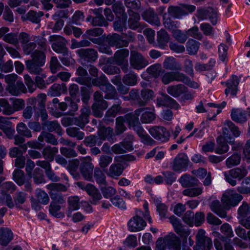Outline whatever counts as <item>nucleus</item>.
<instances>
[{"label": "nucleus", "mask_w": 250, "mask_h": 250, "mask_svg": "<svg viewBox=\"0 0 250 250\" xmlns=\"http://www.w3.org/2000/svg\"><path fill=\"white\" fill-rule=\"evenodd\" d=\"M31 60L25 62L26 68L28 72L34 75H40L42 73V67L45 61V56L42 50H36L31 54Z\"/></svg>", "instance_id": "obj_1"}, {"label": "nucleus", "mask_w": 250, "mask_h": 250, "mask_svg": "<svg viewBox=\"0 0 250 250\" xmlns=\"http://www.w3.org/2000/svg\"><path fill=\"white\" fill-rule=\"evenodd\" d=\"M160 77L164 84H168L172 82L177 81L182 82L194 88L198 87L197 83L191 81L188 77L180 72L166 71L163 69Z\"/></svg>", "instance_id": "obj_2"}, {"label": "nucleus", "mask_w": 250, "mask_h": 250, "mask_svg": "<svg viewBox=\"0 0 250 250\" xmlns=\"http://www.w3.org/2000/svg\"><path fill=\"white\" fill-rule=\"evenodd\" d=\"M222 133L225 139L229 144L233 143L234 139L231 136L238 137L241 131L239 130L238 126H236L234 123L229 120L226 121L224 123V126L222 127Z\"/></svg>", "instance_id": "obj_3"}, {"label": "nucleus", "mask_w": 250, "mask_h": 250, "mask_svg": "<svg viewBox=\"0 0 250 250\" xmlns=\"http://www.w3.org/2000/svg\"><path fill=\"white\" fill-rule=\"evenodd\" d=\"M196 9L192 5H184L181 6H170L167 9L168 15L174 19H181L189 13H192Z\"/></svg>", "instance_id": "obj_4"}, {"label": "nucleus", "mask_w": 250, "mask_h": 250, "mask_svg": "<svg viewBox=\"0 0 250 250\" xmlns=\"http://www.w3.org/2000/svg\"><path fill=\"white\" fill-rule=\"evenodd\" d=\"M77 185L81 189L86 191L87 193L91 197L90 203L93 205H97L99 201L102 199V196L99 189L93 184H85L83 182H78Z\"/></svg>", "instance_id": "obj_5"}, {"label": "nucleus", "mask_w": 250, "mask_h": 250, "mask_svg": "<svg viewBox=\"0 0 250 250\" xmlns=\"http://www.w3.org/2000/svg\"><path fill=\"white\" fill-rule=\"evenodd\" d=\"M196 245L194 250H211L212 246L211 239L205 235V231L202 229L198 230L196 236Z\"/></svg>", "instance_id": "obj_6"}, {"label": "nucleus", "mask_w": 250, "mask_h": 250, "mask_svg": "<svg viewBox=\"0 0 250 250\" xmlns=\"http://www.w3.org/2000/svg\"><path fill=\"white\" fill-rule=\"evenodd\" d=\"M131 67L137 70L142 69L148 64L147 59L140 53L136 51H131L129 58Z\"/></svg>", "instance_id": "obj_7"}, {"label": "nucleus", "mask_w": 250, "mask_h": 250, "mask_svg": "<svg viewBox=\"0 0 250 250\" xmlns=\"http://www.w3.org/2000/svg\"><path fill=\"white\" fill-rule=\"evenodd\" d=\"M243 199V196L233 190H229L224 193L222 201L227 207H235Z\"/></svg>", "instance_id": "obj_8"}, {"label": "nucleus", "mask_w": 250, "mask_h": 250, "mask_svg": "<svg viewBox=\"0 0 250 250\" xmlns=\"http://www.w3.org/2000/svg\"><path fill=\"white\" fill-rule=\"evenodd\" d=\"M188 163V158L186 154H179L173 161L172 169L177 172L185 171L187 169Z\"/></svg>", "instance_id": "obj_9"}, {"label": "nucleus", "mask_w": 250, "mask_h": 250, "mask_svg": "<svg viewBox=\"0 0 250 250\" xmlns=\"http://www.w3.org/2000/svg\"><path fill=\"white\" fill-rule=\"evenodd\" d=\"M50 41L54 42L52 48L54 51L58 53H61L63 56L68 55V49L65 45V40L64 38L57 35L50 37Z\"/></svg>", "instance_id": "obj_10"}, {"label": "nucleus", "mask_w": 250, "mask_h": 250, "mask_svg": "<svg viewBox=\"0 0 250 250\" xmlns=\"http://www.w3.org/2000/svg\"><path fill=\"white\" fill-rule=\"evenodd\" d=\"M80 59L85 62L93 63L97 60L98 54L96 50L91 48L80 49L76 51Z\"/></svg>", "instance_id": "obj_11"}, {"label": "nucleus", "mask_w": 250, "mask_h": 250, "mask_svg": "<svg viewBox=\"0 0 250 250\" xmlns=\"http://www.w3.org/2000/svg\"><path fill=\"white\" fill-rule=\"evenodd\" d=\"M91 161L90 157H86L83 160L80 166L81 173L84 179L89 181H92L94 168V165Z\"/></svg>", "instance_id": "obj_12"}, {"label": "nucleus", "mask_w": 250, "mask_h": 250, "mask_svg": "<svg viewBox=\"0 0 250 250\" xmlns=\"http://www.w3.org/2000/svg\"><path fill=\"white\" fill-rule=\"evenodd\" d=\"M169 219L175 231L182 238H183L184 240H187L188 237L190 233L189 228L182 224L180 220L174 215L170 217Z\"/></svg>", "instance_id": "obj_13"}, {"label": "nucleus", "mask_w": 250, "mask_h": 250, "mask_svg": "<svg viewBox=\"0 0 250 250\" xmlns=\"http://www.w3.org/2000/svg\"><path fill=\"white\" fill-rule=\"evenodd\" d=\"M150 135L156 140L161 142H167L169 138L170 133L162 126H155L149 129Z\"/></svg>", "instance_id": "obj_14"}, {"label": "nucleus", "mask_w": 250, "mask_h": 250, "mask_svg": "<svg viewBox=\"0 0 250 250\" xmlns=\"http://www.w3.org/2000/svg\"><path fill=\"white\" fill-rule=\"evenodd\" d=\"M81 111L80 115L72 118V124L78 126L81 128H83L89 122V116L91 113V111L89 107L84 106L81 109Z\"/></svg>", "instance_id": "obj_15"}, {"label": "nucleus", "mask_w": 250, "mask_h": 250, "mask_svg": "<svg viewBox=\"0 0 250 250\" xmlns=\"http://www.w3.org/2000/svg\"><path fill=\"white\" fill-rule=\"evenodd\" d=\"M46 96L45 94H40L36 98L30 99V103L33 105L35 110V116L37 118L39 117V110L45 109V102Z\"/></svg>", "instance_id": "obj_16"}, {"label": "nucleus", "mask_w": 250, "mask_h": 250, "mask_svg": "<svg viewBox=\"0 0 250 250\" xmlns=\"http://www.w3.org/2000/svg\"><path fill=\"white\" fill-rule=\"evenodd\" d=\"M239 83V80L238 77L233 75L226 82H222L221 84H225L227 88L225 90V93L228 96L229 93L232 96H235L238 91V85Z\"/></svg>", "instance_id": "obj_17"}, {"label": "nucleus", "mask_w": 250, "mask_h": 250, "mask_svg": "<svg viewBox=\"0 0 250 250\" xmlns=\"http://www.w3.org/2000/svg\"><path fill=\"white\" fill-rule=\"evenodd\" d=\"M146 225V222L138 215L132 217L128 222V230L131 232L141 231Z\"/></svg>", "instance_id": "obj_18"}, {"label": "nucleus", "mask_w": 250, "mask_h": 250, "mask_svg": "<svg viewBox=\"0 0 250 250\" xmlns=\"http://www.w3.org/2000/svg\"><path fill=\"white\" fill-rule=\"evenodd\" d=\"M76 73L79 76L78 77L75 79V81L77 83L88 87L91 86V78L88 76V73L86 69L82 66H79L77 69Z\"/></svg>", "instance_id": "obj_19"}, {"label": "nucleus", "mask_w": 250, "mask_h": 250, "mask_svg": "<svg viewBox=\"0 0 250 250\" xmlns=\"http://www.w3.org/2000/svg\"><path fill=\"white\" fill-rule=\"evenodd\" d=\"M167 248L172 250H181V241L180 238L174 233H170L165 236Z\"/></svg>", "instance_id": "obj_20"}, {"label": "nucleus", "mask_w": 250, "mask_h": 250, "mask_svg": "<svg viewBox=\"0 0 250 250\" xmlns=\"http://www.w3.org/2000/svg\"><path fill=\"white\" fill-rule=\"evenodd\" d=\"M106 42L110 46H116L117 48L124 47L127 43L126 41H123V37L117 33L108 35Z\"/></svg>", "instance_id": "obj_21"}, {"label": "nucleus", "mask_w": 250, "mask_h": 250, "mask_svg": "<svg viewBox=\"0 0 250 250\" xmlns=\"http://www.w3.org/2000/svg\"><path fill=\"white\" fill-rule=\"evenodd\" d=\"M143 19L147 22L157 26L161 25V21L158 15L152 9L145 10L142 15Z\"/></svg>", "instance_id": "obj_22"}, {"label": "nucleus", "mask_w": 250, "mask_h": 250, "mask_svg": "<svg viewBox=\"0 0 250 250\" xmlns=\"http://www.w3.org/2000/svg\"><path fill=\"white\" fill-rule=\"evenodd\" d=\"M131 115H125L123 116H120L116 119V134L119 135L123 133L126 129L124 124L127 123L129 125L130 121Z\"/></svg>", "instance_id": "obj_23"}, {"label": "nucleus", "mask_w": 250, "mask_h": 250, "mask_svg": "<svg viewBox=\"0 0 250 250\" xmlns=\"http://www.w3.org/2000/svg\"><path fill=\"white\" fill-rule=\"evenodd\" d=\"M178 181L183 188L197 186L200 183L199 181L196 178L188 174H185L181 176Z\"/></svg>", "instance_id": "obj_24"}, {"label": "nucleus", "mask_w": 250, "mask_h": 250, "mask_svg": "<svg viewBox=\"0 0 250 250\" xmlns=\"http://www.w3.org/2000/svg\"><path fill=\"white\" fill-rule=\"evenodd\" d=\"M127 13L129 16L128 20L129 28L132 30H136L141 26L140 15L131 9L128 10Z\"/></svg>", "instance_id": "obj_25"}, {"label": "nucleus", "mask_w": 250, "mask_h": 250, "mask_svg": "<svg viewBox=\"0 0 250 250\" xmlns=\"http://www.w3.org/2000/svg\"><path fill=\"white\" fill-rule=\"evenodd\" d=\"M164 67L169 70L180 72L182 70L181 64L174 57H167L163 62Z\"/></svg>", "instance_id": "obj_26"}, {"label": "nucleus", "mask_w": 250, "mask_h": 250, "mask_svg": "<svg viewBox=\"0 0 250 250\" xmlns=\"http://www.w3.org/2000/svg\"><path fill=\"white\" fill-rule=\"evenodd\" d=\"M42 125L43 129H46L49 132H56L59 136L63 134L62 127L57 121H45Z\"/></svg>", "instance_id": "obj_27"}, {"label": "nucleus", "mask_w": 250, "mask_h": 250, "mask_svg": "<svg viewBox=\"0 0 250 250\" xmlns=\"http://www.w3.org/2000/svg\"><path fill=\"white\" fill-rule=\"evenodd\" d=\"M68 207L66 212L67 216L71 217L72 211L78 210L81 207L80 198L78 196H70L67 200Z\"/></svg>", "instance_id": "obj_28"}, {"label": "nucleus", "mask_w": 250, "mask_h": 250, "mask_svg": "<svg viewBox=\"0 0 250 250\" xmlns=\"http://www.w3.org/2000/svg\"><path fill=\"white\" fill-rule=\"evenodd\" d=\"M13 238L12 231L8 228H0V245L7 246Z\"/></svg>", "instance_id": "obj_29"}, {"label": "nucleus", "mask_w": 250, "mask_h": 250, "mask_svg": "<svg viewBox=\"0 0 250 250\" xmlns=\"http://www.w3.org/2000/svg\"><path fill=\"white\" fill-rule=\"evenodd\" d=\"M231 117L233 121L238 123L243 124L247 121L246 111L240 108H233Z\"/></svg>", "instance_id": "obj_30"}, {"label": "nucleus", "mask_w": 250, "mask_h": 250, "mask_svg": "<svg viewBox=\"0 0 250 250\" xmlns=\"http://www.w3.org/2000/svg\"><path fill=\"white\" fill-rule=\"evenodd\" d=\"M7 90L13 95L18 96L21 93H26V88L21 81H17L14 84L7 87Z\"/></svg>", "instance_id": "obj_31"}, {"label": "nucleus", "mask_w": 250, "mask_h": 250, "mask_svg": "<svg viewBox=\"0 0 250 250\" xmlns=\"http://www.w3.org/2000/svg\"><path fill=\"white\" fill-rule=\"evenodd\" d=\"M187 91V87L182 84L170 85L167 87V91L171 96L177 98Z\"/></svg>", "instance_id": "obj_32"}, {"label": "nucleus", "mask_w": 250, "mask_h": 250, "mask_svg": "<svg viewBox=\"0 0 250 250\" xmlns=\"http://www.w3.org/2000/svg\"><path fill=\"white\" fill-rule=\"evenodd\" d=\"M38 140L40 143H43L45 141L47 143L50 144L52 145H57L58 144L55 136L50 133L42 131L38 138Z\"/></svg>", "instance_id": "obj_33"}, {"label": "nucleus", "mask_w": 250, "mask_h": 250, "mask_svg": "<svg viewBox=\"0 0 250 250\" xmlns=\"http://www.w3.org/2000/svg\"><path fill=\"white\" fill-rule=\"evenodd\" d=\"M123 170L124 167L122 164H112L106 171V174L111 178H116L122 174Z\"/></svg>", "instance_id": "obj_34"}, {"label": "nucleus", "mask_w": 250, "mask_h": 250, "mask_svg": "<svg viewBox=\"0 0 250 250\" xmlns=\"http://www.w3.org/2000/svg\"><path fill=\"white\" fill-rule=\"evenodd\" d=\"M100 89L105 94L104 98L106 99H114L117 95L116 90L109 82L101 86Z\"/></svg>", "instance_id": "obj_35"}, {"label": "nucleus", "mask_w": 250, "mask_h": 250, "mask_svg": "<svg viewBox=\"0 0 250 250\" xmlns=\"http://www.w3.org/2000/svg\"><path fill=\"white\" fill-rule=\"evenodd\" d=\"M87 21L90 22L94 26H104L107 27L108 22L105 20L103 16L92 17L89 15L86 19Z\"/></svg>", "instance_id": "obj_36"}, {"label": "nucleus", "mask_w": 250, "mask_h": 250, "mask_svg": "<svg viewBox=\"0 0 250 250\" xmlns=\"http://www.w3.org/2000/svg\"><path fill=\"white\" fill-rule=\"evenodd\" d=\"M153 91L149 89H143L141 91L138 100V105L140 106H145L152 98Z\"/></svg>", "instance_id": "obj_37"}, {"label": "nucleus", "mask_w": 250, "mask_h": 250, "mask_svg": "<svg viewBox=\"0 0 250 250\" xmlns=\"http://www.w3.org/2000/svg\"><path fill=\"white\" fill-rule=\"evenodd\" d=\"M58 152V149L57 147L48 146L43 149L42 154L45 160L53 161Z\"/></svg>", "instance_id": "obj_38"}, {"label": "nucleus", "mask_w": 250, "mask_h": 250, "mask_svg": "<svg viewBox=\"0 0 250 250\" xmlns=\"http://www.w3.org/2000/svg\"><path fill=\"white\" fill-rule=\"evenodd\" d=\"M169 37L167 32L164 29H161L157 34V41L158 46L164 48L169 41Z\"/></svg>", "instance_id": "obj_39"}, {"label": "nucleus", "mask_w": 250, "mask_h": 250, "mask_svg": "<svg viewBox=\"0 0 250 250\" xmlns=\"http://www.w3.org/2000/svg\"><path fill=\"white\" fill-rule=\"evenodd\" d=\"M93 177L100 187L103 186H106V176L99 167H96L95 168Z\"/></svg>", "instance_id": "obj_40"}, {"label": "nucleus", "mask_w": 250, "mask_h": 250, "mask_svg": "<svg viewBox=\"0 0 250 250\" xmlns=\"http://www.w3.org/2000/svg\"><path fill=\"white\" fill-rule=\"evenodd\" d=\"M163 21L164 26L168 30L173 31L179 27V22L173 21L167 13L163 15Z\"/></svg>", "instance_id": "obj_41"}, {"label": "nucleus", "mask_w": 250, "mask_h": 250, "mask_svg": "<svg viewBox=\"0 0 250 250\" xmlns=\"http://www.w3.org/2000/svg\"><path fill=\"white\" fill-rule=\"evenodd\" d=\"M211 210L221 218L227 216L226 211L223 208L218 200L213 201L210 206Z\"/></svg>", "instance_id": "obj_42"}, {"label": "nucleus", "mask_w": 250, "mask_h": 250, "mask_svg": "<svg viewBox=\"0 0 250 250\" xmlns=\"http://www.w3.org/2000/svg\"><path fill=\"white\" fill-rule=\"evenodd\" d=\"M129 127H132L133 129L137 133L139 137L143 135V134L146 132L142 126L139 121V119L132 117V115L131 116Z\"/></svg>", "instance_id": "obj_43"}, {"label": "nucleus", "mask_w": 250, "mask_h": 250, "mask_svg": "<svg viewBox=\"0 0 250 250\" xmlns=\"http://www.w3.org/2000/svg\"><path fill=\"white\" fill-rule=\"evenodd\" d=\"M200 45L199 42L193 39H189L186 43L187 51L188 54L190 55L196 54Z\"/></svg>", "instance_id": "obj_44"}, {"label": "nucleus", "mask_w": 250, "mask_h": 250, "mask_svg": "<svg viewBox=\"0 0 250 250\" xmlns=\"http://www.w3.org/2000/svg\"><path fill=\"white\" fill-rule=\"evenodd\" d=\"M129 55V50L127 49H122L117 50L114 55V60L116 64H122L123 61Z\"/></svg>", "instance_id": "obj_45"}, {"label": "nucleus", "mask_w": 250, "mask_h": 250, "mask_svg": "<svg viewBox=\"0 0 250 250\" xmlns=\"http://www.w3.org/2000/svg\"><path fill=\"white\" fill-rule=\"evenodd\" d=\"M67 134L71 137L76 138L78 140H81L84 137V133L76 127H70L66 129Z\"/></svg>", "instance_id": "obj_46"}, {"label": "nucleus", "mask_w": 250, "mask_h": 250, "mask_svg": "<svg viewBox=\"0 0 250 250\" xmlns=\"http://www.w3.org/2000/svg\"><path fill=\"white\" fill-rule=\"evenodd\" d=\"M226 141L225 138L222 136L217 138V142L218 143L217 147L215 149V153L219 154H222L227 152L229 150V146L225 142Z\"/></svg>", "instance_id": "obj_47"}, {"label": "nucleus", "mask_w": 250, "mask_h": 250, "mask_svg": "<svg viewBox=\"0 0 250 250\" xmlns=\"http://www.w3.org/2000/svg\"><path fill=\"white\" fill-rule=\"evenodd\" d=\"M113 11L118 17L122 18L127 16L125 13V8L121 1H116L112 6Z\"/></svg>", "instance_id": "obj_48"}, {"label": "nucleus", "mask_w": 250, "mask_h": 250, "mask_svg": "<svg viewBox=\"0 0 250 250\" xmlns=\"http://www.w3.org/2000/svg\"><path fill=\"white\" fill-rule=\"evenodd\" d=\"M61 205L50 203L49 207L50 213L57 218H62L64 217V213L61 211Z\"/></svg>", "instance_id": "obj_49"}, {"label": "nucleus", "mask_w": 250, "mask_h": 250, "mask_svg": "<svg viewBox=\"0 0 250 250\" xmlns=\"http://www.w3.org/2000/svg\"><path fill=\"white\" fill-rule=\"evenodd\" d=\"M229 171L233 178L238 179L239 180H242L248 174L247 170L243 167H237Z\"/></svg>", "instance_id": "obj_50"}, {"label": "nucleus", "mask_w": 250, "mask_h": 250, "mask_svg": "<svg viewBox=\"0 0 250 250\" xmlns=\"http://www.w3.org/2000/svg\"><path fill=\"white\" fill-rule=\"evenodd\" d=\"M123 82L125 85L133 86L137 83V75L134 72L131 71L124 76Z\"/></svg>", "instance_id": "obj_51"}, {"label": "nucleus", "mask_w": 250, "mask_h": 250, "mask_svg": "<svg viewBox=\"0 0 250 250\" xmlns=\"http://www.w3.org/2000/svg\"><path fill=\"white\" fill-rule=\"evenodd\" d=\"M241 159V154L234 153L227 159L226 161V166L228 168H231L233 167L237 166L240 163Z\"/></svg>", "instance_id": "obj_52"}, {"label": "nucleus", "mask_w": 250, "mask_h": 250, "mask_svg": "<svg viewBox=\"0 0 250 250\" xmlns=\"http://www.w3.org/2000/svg\"><path fill=\"white\" fill-rule=\"evenodd\" d=\"M13 179L19 186L23 185L25 181L24 172L21 169H15L13 173Z\"/></svg>", "instance_id": "obj_53"}, {"label": "nucleus", "mask_w": 250, "mask_h": 250, "mask_svg": "<svg viewBox=\"0 0 250 250\" xmlns=\"http://www.w3.org/2000/svg\"><path fill=\"white\" fill-rule=\"evenodd\" d=\"M16 130L21 136L25 137L26 138H31L32 133L30 129H29L26 125L22 122L19 123L16 127Z\"/></svg>", "instance_id": "obj_54"}, {"label": "nucleus", "mask_w": 250, "mask_h": 250, "mask_svg": "<svg viewBox=\"0 0 250 250\" xmlns=\"http://www.w3.org/2000/svg\"><path fill=\"white\" fill-rule=\"evenodd\" d=\"M126 19L127 16H125V17L122 18V19L119 18L118 20H116L113 23L114 30L117 32H122L124 29H126Z\"/></svg>", "instance_id": "obj_55"}, {"label": "nucleus", "mask_w": 250, "mask_h": 250, "mask_svg": "<svg viewBox=\"0 0 250 250\" xmlns=\"http://www.w3.org/2000/svg\"><path fill=\"white\" fill-rule=\"evenodd\" d=\"M36 197L37 201L43 205H46L48 203L49 198L47 194L43 190L41 189H37L35 191Z\"/></svg>", "instance_id": "obj_56"}, {"label": "nucleus", "mask_w": 250, "mask_h": 250, "mask_svg": "<svg viewBox=\"0 0 250 250\" xmlns=\"http://www.w3.org/2000/svg\"><path fill=\"white\" fill-rule=\"evenodd\" d=\"M10 100L12 102L13 113L22 110L25 106L24 101L21 99L11 98Z\"/></svg>", "instance_id": "obj_57"}, {"label": "nucleus", "mask_w": 250, "mask_h": 250, "mask_svg": "<svg viewBox=\"0 0 250 250\" xmlns=\"http://www.w3.org/2000/svg\"><path fill=\"white\" fill-rule=\"evenodd\" d=\"M0 106L3 108L2 110L1 109V111H2L4 114L10 115L13 114L12 106L6 99L4 98L0 99Z\"/></svg>", "instance_id": "obj_58"}, {"label": "nucleus", "mask_w": 250, "mask_h": 250, "mask_svg": "<svg viewBox=\"0 0 250 250\" xmlns=\"http://www.w3.org/2000/svg\"><path fill=\"white\" fill-rule=\"evenodd\" d=\"M100 188L104 197L106 199L112 198L117 192L116 189L110 186H103Z\"/></svg>", "instance_id": "obj_59"}, {"label": "nucleus", "mask_w": 250, "mask_h": 250, "mask_svg": "<svg viewBox=\"0 0 250 250\" xmlns=\"http://www.w3.org/2000/svg\"><path fill=\"white\" fill-rule=\"evenodd\" d=\"M203 192L202 188H188L183 191V194L190 197H196L202 194Z\"/></svg>", "instance_id": "obj_60"}, {"label": "nucleus", "mask_w": 250, "mask_h": 250, "mask_svg": "<svg viewBox=\"0 0 250 250\" xmlns=\"http://www.w3.org/2000/svg\"><path fill=\"white\" fill-rule=\"evenodd\" d=\"M162 70L160 64H155L148 67L146 69V72L154 77L158 78L160 76Z\"/></svg>", "instance_id": "obj_61"}, {"label": "nucleus", "mask_w": 250, "mask_h": 250, "mask_svg": "<svg viewBox=\"0 0 250 250\" xmlns=\"http://www.w3.org/2000/svg\"><path fill=\"white\" fill-rule=\"evenodd\" d=\"M46 188L51 191L50 193H59L60 191H65L67 190L66 186L60 183H51L47 185Z\"/></svg>", "instance_id": "obj_62"}, {"label": "nucleus", "mask_w": 250, "mask_h": 250, "mask_svg": "<svg viewBox=\"0 0 250 250\" xmlns=\"http://www.w3.org/2000/svg\"><path fill=\"white\" fill-rule=\"evenodd\" d=\"M0 195V201L3 204H5L8 208H12L14 206V203L12 201L11 195L5 192H2Z\"/></svg>", "instance_id": "obj_63"}, {"label": "nucleus", "mask_w": 250, "mask_h": 250, "mask_svg": "<svg viewBox=\"0 0 250 250\" xmlns=\"http://www.w3.org/2000/svg\"><path fill=\"white\" fill-rule=\"evenodd\" d=\"M113 129L111 127H106L101 129L98 132V136H101L103 139L110 141L112 139Z\"/></svg>", "instance_id": "obj_64"}]
</instances>
